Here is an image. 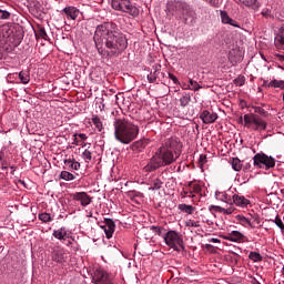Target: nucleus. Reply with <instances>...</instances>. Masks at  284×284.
<instances>
[{"mask_svg":"<svg viewBox=\"0 0 284 284\" xmlns=\"http://www.w3.org/2000/svg\"><path fill=\"white\" fill-rule=\"evenodd\" d=\"M169 79H171V81H173L174 85H179L181 83L179 81V78H176V75H174V73H169Z\"/></svg>","mask_w":284,"mask_h":284,"instance_id":"09e8293b","label":"nucleus"},{"mask_svg":"<svg viewBox=\"0 0 284 284\" xmlns=\"http://www.w3.org/2000/svg\"><path fill=\"white\" fill-rule=\"evenodd\" d=\"M209 6H212V8H220L221 1L220 0H204Z\"/></svg>","mask_w":284,"mask_h":284,"instance_id":"a18cd8bd","label":"nucleus"},{"mask_svg":"<svg viewBox=\"0 0 284 284\" xmlns=\"http://www.w3.org/2000/svg\"><path fill=\"white\" fill-rule=\"evenodd\" d=\"M230 163L235 172H241V170H243V162H241V159L232 158Z\"/></svg>","mask_w":284,"mask_h":284,"instance_id":"bb28decb","label":"nucleus"},{"mask_svg":"<svg viewBox=\"0 0 284 284\" xmlns=\"http://www.w3.org/2000/svg\"><path fill=\"white\" fill-rule=\"evenodd\" d=\"M243 6L246 8H251V10H254L255 12H258L261 10V2L258 0H240Z\"/></svg>","mask_w":284,"mask_h":284,"instance_id":"aec40b11","label":"nucleus"},{"mask_svg":"<svg viewBox=\"0 0 284 284\" xmlns=\"http://www.w3.org/2000/svg\"><path fill=\"white\" fill-rule=\"evenodd\" d=\"M77 136H78V133H74L73 134V145H79V139H77Z\"/></svg>","mask_w":284,"mask_h":284,"instance_id":"13d9d810","label":"nucleus"},{"mask_svg":"<svg viewBox=\"0 0 284 284\" xmlns=\"http://www.w3.org/2000/svg\"><path fill=\"white\" fill-rule=\"evenodd\" d=\"M148 145H150V140L142 139V140L133 142L130 145V150H132L133 152H142V150H145V148H148Z\"/></svg>","mask_w":284,"mask_h":284,"instance_id":"ddd939ff","label":"nucleus"},{"mask_svg":"<svg viewBox=\"0 0 284 284\" xmlns=\"http://www.w3.org/2000/svg\"><path fill=\"white\" fill-rule=\"evenodd\" d=\"M0 59H3V52L0 51Z\"/></svg>","mask_w":284,"mask_h":284,"instance_id":"774afa93","label":"nucleus"},{"mask_svg":"<svg viewBox=\"0 0 284 284\" xmlns=\"http://www.w3.org/2000/svg\"><path fill=\"white\" fill-rule=\"evenodd\" d=\"M59 179H62V181H74L77 175L70 173L69 171H61Z\"/></svg>","mask_w":284,"mask_h":284,"instance_id":"473e14b6","label":"nucleus"},{"mask_svg":"<svg viewBox=\"0 0 284 284\" xmlns=\"http://www.w3.org/2000/svg\"><path fill=\"white\" fill-rule=\"evenodd\" d=\"M261 14L264 19H274V16H272V9L264 8Z\"/></svg>","mask_w":284,"mask_h":284,"instance_id":"37998d69","label":"nucleus"},{"mask_svg":"<svg viewBox=\"0 0 284 284\" xmlns=\"http://www.w3.org/2000/svg\"><path fill=\"white\" fill-rule=\"evenodd\" d=\"M262 88H272V85H270V82L267 80H263Z\"/></svg>","mask_w":284,"mask_h":284,"instance_id":"6e6d98bb","label":"nucleus"},{"mask_svg":"<svg viewBox=\"0 0 284 284\" xmlns=\"http://www.w3.org/2000/svg\"><path fill=\"white\" fill-rule=\"evenodd\" d=\"M185 227H201L200 221L189 220L185 222Z\"/></svg>","mask_w":284,"mask_h":284,"instance_id":"79ce46f5","label":"nucleus"},{"mask_svg":"<svg viewBox=\"0 0 284 284\" xmlns=\"http://www.w3.org/2000/svg\"><path fill=\"white\" fill-rule=\"evenodd\" d=\"M236 220L239 221L240 225H243V227H252V230L256 227V224L252 222V219L245 217L244 215H237Z\"/></svg>","mask_w":284,"mask_h":284,"instance_id":"6ab92c4d","label":"nucleus"},{"mask_svg":"<svg viewBox=\"0 0 284 284\" xmlns=\"http://www.w3.org/2000/svg\"><path fill=\"white\" fill-rule=\"evenodd\" d=\"M18 182L20 183V185H26V181L23 180H19Z\"/></svg>","mask_w":284,"mask_h":284,"instance_id":"0e129e2a","label":"nucleus"},{"mask_svg":"<svg viewBox=\"0 0 284 284\" xmlns=\"http://www.w3.org/2000/svg\"><path fill=\"white\" fill-rule=\"evenodd\" d=\"M164 243L171 250L179 252V246L183 247V237L176 231H169L164 234Z\"/></svg>","mask_w":284,"mask_h":284,"instance_id":"6e6552de","label":"nucleus"},{"mask_svg":"<svg viewBox=\"0 0 284 284\" xmlns=\"http://www.w3.org/2000/svg\"><path fill=\"white\" fill-rule=\"evenodd\" d=\"M232 204L236 205L237 207H247L250 205V200L243 195L234 194L232 196Z\"/></svg>","mask_w":284,"mask_h":284,"instance_id":"2eb2a0df","label":"nucleus"},{"mask_svg":"<svg viewBox=\"0 0 284 284\" xmlns=\"http://www.w3.org/2000/svg\"><path fill=\"white\" fill-rule=\"evenodd\" d=\"M153 68L154 71H151L146 77L149 83H156V79H159V74H161V64H155Z\"/></svg>","mask_w":284,"mask_h":284,"instance_id":"412c9836","label":"nucleus"},{"mask_svg":"<svg viewBox=\"0 0 284 284\" xmlns=\"http://www.w3.org/2000/svg\"><path fill=\"white\" fill-rule=\"evenodd\" d=\"M51 258L55 263H65V255L63 254L62 251H59V250L52 252Z\"/></svg>","mask_w":284,"mask_h":284,"instance_id":"393cba45","label":"nucleus"},{"mask_svg":"<svg viewBox=\"0 0 284 284\" xmlns=\"http://www.w3.org/2000/svg\"><path fill=\"white\" fill-rule=\"evenodd\" d=\"M19 79L23 84L30 83V74H28V72L26 71H21L19 73Z\"/></svg>","mask_w":284,"mask_h":284,"instance_id":"4c0bfd02","label":"nucleus"},{"mask_svg":"<svg viewBox=\"0 0 284 284\" xmlns=\"http://www.w3.org/2000/svg\"><path fill=\"white\" fill-rule=\"evenodd\" d=\"M252 164H254V160H251L250 162L242 164V168H243V170H251Z\"/></svg>","mask_w":284,"mask_h":284,"instance_id":"603ef678","label":"nucleus"},{"mask_svg":"<svg viewBox=\"0 0 284 284\" xmlns=\"http://www.w3.org/2000/svg\"><path fill=\"white\" fill-rule=\"evenodd\" d=\"M219 212L221 214H232L234 212V209L232 207H229V209H225V207H217Z\"/></svg>","mask_w":284,"mask_h":284,"instance_id":"49530a36","label":"nucleus"},{"mask_svg":"<svg viewBox=\"0 0 284 284\" xmlns=\"http://www.w3.org/2000/svg\"><path fill=\"white\" fill-rule=\"evenodd\" d=\"M161 187H163V181H161L160 179H155V180H153V182H152L151 186L149 187V190L154 192L156 190H161Z\"/></svg>","mask_w":284,"mask_h":284,"instance_id":"f704fd0d","label":"nucleus"},{"mask_svg":"<svg viewBox=\"0 0 284 284\" xmlns=\"http://www.w3.org/2000/svg\"><path fill=\"white\" fill-rule=\"evenodd\" d=\"M276 57H277L278 61L284 62V55L283 54H277Z\"/></svg>","mask_w":284,"mask_h":284,"instance_id":"052dcab7","label":"nucleus"},{"mask_svg":"<svg viewBox=\"0 0 284 284\" xmlns=\"http://www.w3.org/2000/svg\"><path fill=\"white\" fill-rule=\"evenodd\" d=\"M189 272H191V276H192V274H199V272H196V271H194L192 268H189Z\"/></svg>","mask_w":284,"mask_h":284,"instance_id":"e2e57ef3","label":"nucleus"},{"mask_svg":"<svg viewBox=\"0 0 284 284\" xmlns=\"http://www.w3.org/2000/svg\"><path fill=\"white\" fill-rule=\"evenodd\" d=\"M91 121H92L93 125L97 128L98 132L103 131V122H101V118H99V115H93L91 118Z\"/></svg>","mask_w":284,"mask_h":284,"instance_id":"7c9ffc66","label":"nucleus"},{"mask_svg":"<svg viewBox=\"0 0 284 284\" xmlns=\"http://www.w3.org/2000/svg\"><path fill=\"white\" fill-rule=\"evenodd\" d=\"M73 201H79L82 207H88L92 203V197L85 192H77L72 195Z\"/></svg>","mask_w":284,"mask_h":284,"instance_id":"9b49d317","label":"nucleus"},{"mask_svg":"<svg viewBox=\"0 0 284 284\" xmlns=\"http://www.w3.org/2000/svg\"><path fill=\"white\" fill-rule=\"evenodd\" d=\"M113 125L115 141L123 145H130L139 136V125L129 120L115 119Z\"/></svg>","mask_w":284,"mask_h":284,"instance_id":"7ed1b4c3","label":"nucleus"},{"mask_svg":"<svg viewBox=\"0 0 284 284\" xmlns=\"http://www.w3.org/2000/svg\"><path fill=\"white\" fill-rule=\"evenodd\" d=\"M200 119L203 123H205V125H210V123H214L216 119H219V114L210 112L209 110H204L200 114Z\"/></svg>","mask_w":284,"mask_h":284,"instance_id":"f8f14e48","label":"nucleus"},{"mask_svg":"<svg viewBox=\"0 0 284 284\" xmlns=\"http://www.w3.org/2000/svg\"><path fill=\"white\" fill-rule=\"evenodd\" d=\"M111 8L118 12H125L131 17H139V8L130 0H112Z\"/></svg>","mask_w":284,"mask_h":284,"instance_id":"423d86ee","label":"nucleus"},{"mask_svg":"<svg viewBox=\"0 0 284 284\" xmlns=\"http://www.w3.org/2000/svg\"><path fill=\"white\" fill-rule=\"evenodd\" d=\"M248 258L254 263H261V261H263V256L258 252H251Z\"/></svg>","mask_w":284,"mask_h":284,"instance_id":"c9c22d12","label":"nucleus"},{"mask_svg":"<svg viewBox=\"0 0 284 284\" xmlns=\"http://www.w3.org/2000/svg\"><path fill=\"white\" fill-rule=\"evenodd\" d=\"M274 223L277 225V227H280V230H284V224L283 220H281V216L276 215Z\"/></svg>","mask_w":284,"mask_h":284,"instance_id":"de8ad7c7","label":"nucleus"},{"mask_svg":"<svg viewBox=\"0 0 284 284\" xmlns=\"http://www.w3.org/2000/svg\"><path fill=\"white\" fill-rule=\"evenodd\" d=\"M11 174H14V166H11Z\"/></svg>","mask_w":284,"mask_h":284,"instance_id":"338daca9","label":"nucleus"},{"mask_svg":"<svg viewBox=\"0 0 284 284\" xmlns=\"http://www.w3.org/2000/svg\"><path fill=\"white\" fill-rule=\"evenodd\" d=\"M82 159L87 162L90 163L92 161V152L90 150L85 149L82 153Z\"/></svg>","mask_w":284,"mask_h":284,"instance_id":"a19ab883","label":"nucleus"},{"mask_svg":"<svg viewBox=\"0 0 284 284\" xmlns=\"http://www.w3.org/2000/svg\"><path fill=\"white\" fill-rule=\"evenodd\" d=\"M254 113H246L244 116L240 118V122L243 123L246 130H252V132H265L267 130V121L263 119L270 116V113L261 106H252Z\"/></svg>","mask_w":284,"mask_h":284,"instance_id":"20e7f679","label":"nucleus"},{"mask_svg":"<svg viewBox=\"0 0 284 284\" xmlns=\"http://www.w3.org/2000/svg\"><path fill=\"white\" fill-rule=\"evenodd\" d=\"M251 222L253 223H256V225H258V223H261V217L258 215H251Z\"/></svg>","mask_w":284,"mask_h":284,"instance_id":"8fccbe9b","label":"nucleus"},{"mask_svg":"<svg viewBox=\"0 0 284 284\" xmlns=\"http://www.w3.org/2000/svg\"><path fill=\"white\" fill-rule=\"evenodd\" d=\"M168 10L173 17L183 21L185 26H194V23H196V11H194V9H192L185 1H171L168 3Z\"/></svg>","mask_w":284,"mask_h":284,"instance_id":"39448f33","label":"nucleus"},{"mask_svg":"<svg viewBox=\"0 0 284 284\" xmlns=\"http://www.w3.org/2000/svg\"><path fill=\"white\" fill-rule=\"evenodd\" d=\"M274 43L278 50H284V24L280 28L278 33L275 36Z\"/></svg>","mask_w":284,"mask_h":284,"instance_id":"f3484780","label":"nucleus"},{"mask_svg":"<svg viewBox=\"0 0 284 284\" xmlns=\"http://www.w3.org/2000/svg\"><path fill=\"white\" fill-rule=\"evenodd\" d=\"M233 83L239 88H243V85H245V75H239L233 80Z\"/></svg>","mask_w":284,"mask_h":284,"instance_id":"ea45409f","label":"nucleus"},{"mask_svg":"<svg viewBox=\"0 0 284 284\" xmlns=\"http://www.w3.org/2000/svg\"><path fill=\"white\" fill-rule=\"evenodd\" d=\"M181 140L171 138L162 144L143 168V172H156L160 168L172 165L181 156Z\"/></svg>","mask_w":284,"mask_h":284,"instance_id":"f03ea898","label":"nucleus"},{"mask_svg":"<svg viewBox=\"0 0 284 284\" xmlns=\"http://www.w3.org/2000/svg\"><path fill=\"white\" fill-rule=\"evenodd\" d=\"M80 12L77 7H67L62 10V14H65L67 19H71V21H77V17H79Z\"/></svg>","mask_w":284,"mask_h":284,"instance_id":"4468645a","label":"nucleus"},{"mask_svg":"<svg viewBox=\"0 0 284 284\" xmlns=\"http://www.w3.org/2000/svg\"><path fill=\"white\" fill-rule=\"evenodd\" d=\"M30 12H32L36 17H41L43 13V4L37 0L32 1Z\"/></svg>","mask_w":284,"mask_h":284,"instance_id":"4be33fe9","label":"nucleus"},{"mask_svg":"<svg viewBox=\"0 0 284 284\" xmlns=\"http://www.w3.org/2000/svg\"><path fill=\"white\" fill-rule=\"evenodd\" d=\"M178 210H180V212H184V214H194L196 207L190 204H179Z\"/></svg>","mask_w":284,"mask_h":284,"instance_id":"a878e982","label":"nucleus"},{"mask_svg":"<svg viewBox=\"0 0 284 284\" xmlns=\"http://www.w3.org/2000/svg\"><path fill=\"white\" fill-rule=\"evenodd\" d=\"M192 190L195 194H201L203 189L199 184H193Z\"/></svg>","mask_w":284,"mask_h":284,"instance_id":"3c124183","label":"nucleus"},{"mask_svg":"<svg viewBox=\"0 0 284 284\" xmlns=\"http://www.w3.org/2000/svg\"><path fill=\"white\" fill-rule=\"evenodd\" d=\"M150 230L151 232H154L155 234H158V236H163V239H165V234H166L165 227L152 225L150 226Z\"/></svg>","mask_w":284,"mask_h":284,"instance_id":"72a5a7b5","label":"nucleus"},{"mask_svg":"<svg viewBox=\"0 0 284 284\" xmlns=\"http://www.w3.org/2000/svg\"><path fill=\"white\" fill-rule=\"evenodd\" d=\"M10 17H11L10 11L0 9V19L1 20H8V19H10Z\"/></svg>","mask_w":284,"mask_h":284,"instance_id":"c03bdc74","label":"nucleus"},{"mask_svg":"<svg viewBox=\"0 0 284 284\" xmlns=\"http://www.w3.org/2000/svg\"><path fill=\"white\" fill-rule=\"evenodd\" d=\"M190 101H192V95L190 93H184L182 98H180L181 108H187L190 105Z\"/></svg>","mask_w":284,"mask_h":284,"instance_id":"2f4dec72","label":"nucleus"},{"mask_svg":"<svg viewBox=\"0 0 284 284\" xmlns=\"http://www.w3.org/2000/svg\"><path fill=\"white\" fill-rule=\"evenodd\" d=\"M231 59V63H237L239 61H236V60H233L232 58H230Z\"/></svg>","mask_w":284,"mask_h":284,"instance_id":"69168bd1","label":"nucleus"},{"mask_svg":"<svg viewBox=\"0 0 284 284\" xmlns=\"http://www.w3.org/2000/svg\"><path fill=\"white\" fill-rule=\"evenodd\" d=\"M206 160H207V156H206V155H203V154L200 155V164H201V165H204L205 162H206Z\"/></svg>","mask_w":284,"mask_h":284,"instance_id":"864d4df0","label":"nucleus"},{"mask_svg":"<svg viewBox=\"0 0 284 284\" xmlns=\"http://www.w3.org/2000/svg\"><path fill=\"white\" fill-rule=\"evenodd\" d=\"M64 165L71 170H81V163L72 159L64 160Z\"/></svg>","mask_w":284,"mask_h":284,"instance_id":"cd10ccee","label":"nucleus"},{"mask_svg":"<svg viewBox=\"0 0 284 284\" xmlns=\"http://www.w3.org/2000/svg\"><path fill=\"white\" fill-rule=\"evenodd\" d=\"M38 216L39 220L42 221V223H50L51 221H53L52 215H50V213H40Z\"/></svg>","mask_w":284,"mask_h":284,"instance_id":"58836bf2","label":"nucleus"},{"mask_svg":"<svg viewBox=\"0 0 284 284\" xmlns=\"http://www.w3.org/2000/svg\"><path fill=\"white\" fill-rule=\"evenodd\" d=\"M253 165L255 168H264L265 170H272L276 166V160L268 156L265 153H257L253 156Z\"/></svg>","mask_w":284,"mask_h":284,"instance_id":"0eeeda50","label":"nucleus"},{"mask_svg":"<svg viewBox=\"0 0 284 284\" xmlns=\"http://www.w3.org/2000/svg\"><path fill=\"white\" fill-rule=\"evenodd\" d=\"M92 280L95 282V284H112V280H110L108 273L101 268L93 271Z\"/></svg>","mask_w":284,"mask_h":284,"instance_id":"1a4fd4ad","label":"nucleus"},{"mask_svg":"<svg viewBox=\"0 0 284 284\" xmlns=\"http://www.w3.org/2000/svg\"><path fill=\"white\" fill-rule=\"evenodd\" d=\"M104 224L100 225L101 230H104L106 239H112L114 231L116 230V224L114 223V220L110 217H104Z\"/></svg>","mask_w":284,"mask_h":284,"instance_id":"9d476101","label":"nucleus"},{"mask_svg":"<svg viewBox=\"0 0 284 284\" xmlns=\"http://www.w3.org/2000/svg\"><path fill=\"white\" fill-rule=\"evenodd\" d=\"M215 199L216 201L232 205V196H230L227 192L215 191Z\"/></svg>","mask_w":284,"mask_h":284,"instance_id":"a211bd4d","label":"nucleus"},{"mask_svg":"<svg viewBox=\"0 0 284 284\" xmlns=\"http://www.w3.org/2000/svg\"><path fill=\"white\" fill-rule=\"evenodd\" d=\"M36 39H44V41L50 40V37H48V32H45V28L38 27V30L36 31Z\"/></svg>","mask_w":284,"mask_h":284,"instance_id":"c85d7f7f","label":"nucleus"},{"mask_svg":"<svg viewBox=\"0 0 284 284\" xmlns=\"http://www.w3.org/2000/svg\"><path fill=\"white\" fill-rule=\"evenodd\" d=\"M78 136L81 139V141H88V135L85 133H80Z\"/></svg>","mask_w":284,"mask_h":284,"instance_id":"5fc2aeb1","label":"nucleus"},{"mask_svg":"<svg viewBox=\"0 0 284 284\" xmlns=\"http://www.w3.org/2000/svg\"><path fill=\"white\" fill-rule=\"evenodd\" d=\"M220 17L222 19V23H225L227 26H233V28H241V26H239V23L236 22V20L232 19L230 17V14H227V11H220Z\"/></svg>","mask_w":284,"mask_h":284,"instance_id":"dca6fc26","label":"nucleus"},{"mask_svg":"<svg viewBox=\"0 0 284 284\" xmlns=\"http://www.w3.org/2000/svg\"><path fill=\"white\" fill-rule=\"evenodd\" d=\"M202 88L203 87L201 84H199V82L190 79L187 88H184V90H193V92H199V90H201Z\"/></svg>","mask_w":284,"mask_h":284,"instance_id":"c756f323","label":"nucleus"},{"mask_svg":"<svg viewBox=\"0 0 284 284\" xmlns=\"http://www.w3.org/2000/svg\"><path fill=\"white\" fill-rule=\"evenodd\" d=\"M271 88H278L280 90H284V80H272L270 82Z\"/></svg>","mask_w":284,"mask_h":284,"instance_id":"e433bc0d","label":"nucleus"},{"mask_svg":"<svg viewBox=\"0 0 284 284\" xmlns=\"http://www.w3.org/2000/svg\"><path fill=\"white\" fill-rule=\"evenodd\" d=\"M210 243H221V240L216 239V237H212L211 240H209Z\"/></svg>","mask_w":284,"mask_h":284,"instance_id":"bf43d9fd","label":"nucleus"},{"mask_svg":"<svg viewBox=\"0 0 284 284\" xmlns=\"http://www.w3.org/2000/svg\"><path fill=\"white\" fill-rule=\"evenodd\" d=\"M52 236H54V239H58V241H65V239H68V231L65 230V227L54 230Z\"/></svg>","mask_w":284,"mask_h":284,"instance_id":"5701e85b","label":"nucleus"},{"mask_svg":"<svg viewBox=\"0 0 284 284\" xmlns=\"http://www.w3.org/2000/svg\"><path fill=\"white\" fill-rule=\"evenodd\" d=\"M189 272H191V276H192V274H199V272H196V271H194L192 268H189Z\"/></svg>","mask_w":284,"mask_h":284,"instance_id":"680f3d73","label":"nucleus"},{"mask_svg":"<svg viewBox=\"0 0 284 284\" xmlns=\"http://www.w3.org/2000/svg\"><path fill=\"white\" fill-rule=\"evenodd\" d=\"M219 207H222V206H219V205H210V206H209V210H210V211L215 210V212H219Z\"/></svg>","mask_w":284,"mask_h":284,"instance_id":"4d7b16f0","label":"nucleus"},{"mask_svg":"<svg viewBox=\"0 0 284 284\" xmlns=\"http://www.w3.org/2000/svg\"><path fill=\"white\" fill-rule=\"evenodd\" d=\"M118 30L114 22H103L97 26L93 41L102 59H116L128 50V38Z\"/></svg>","mask_w":284,"mask_h":284,"instance_id":"f257e3e1","label":"nucleus"},{"mask_svg":"<svg viewBox=\"0 0 284 284\" xmlns=\"http://www.w3.org/2000/svg\"><path fill=\"white\" fill-rule=\"evenodd\" d=\"M226 241H232V243H236L239 241H243V233L240 231H232L226 237Z\"/></svg>","mask_w":284,"mask_h":284,"instance_id":"b1692460","label":"nucleus"}]
</instances>
